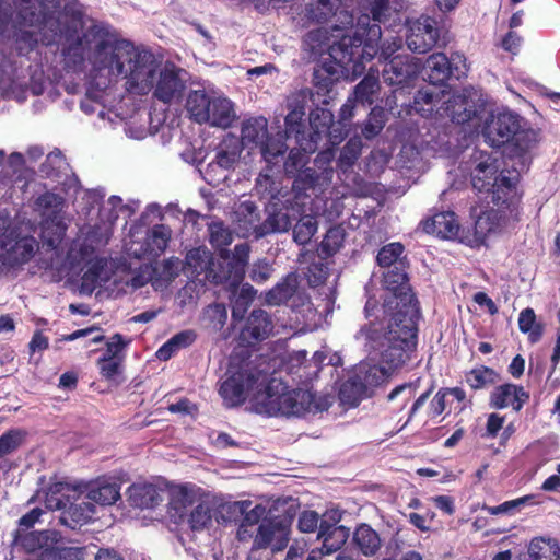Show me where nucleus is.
Returning <instances> with one entry per match:
<instances>
[{
  "label": "nucleus",
  "mask_w": 560,
  "mask_h": 560,
  "mask_svg": "<svg viewBox=\"0 0 560 560\" xmlns=\"http://www.w3.org/2000/svg\"><path fill=\"white\" fill-rule=\"evenodd\" d=\"M48 15L58 23V34L49 45L65 39L62 52L68 63L90 66V85L105 91L125 80L128 93L145 96L154 88L161 62L154 54L120 38L108 25L93 24L78 34L83 27V13L77 0H58Z\"/></svg>",
  "instance_id": "1"
},
{
  "label": "nucleus",
  "mask_w": 560,
  "mask_h": 560,
  "mask_svg": "<svg viewBox=\"0 0 560 560\" xmlns=\"http://www.w3.org/2000/svg\"><path fill=\"white\" fill-rule=\"evenodd\" d=\"M387 291L384 307L393 312L386 326L370 323L355 335L372 347L385 346L383 355L392 365L404 363L417 346L418 302L411 292L406 272L394 267L384 275Z\"/></svg>",
  "instance_id": "2"
},
{
  "label": "nucleus",
  "mask_w": 560,
  "mask_h": 560,
  "mask_svg": "<svg viewBox=\"0 0 560 560\" xmlns=\"http://www.w3.org/2000/svg\"><path fill=\"white\" fill-rule=\"evenodd\" d=\"M58 0H0V43L13 40L18 48L32 50L55 40L58 23L48 15Z\"/></svg>",
  "instance_id": "3"
},
{
  "label": "nucleus",
  "mask_w": 560,
  "mask_h": 560,
  "mask_svg": "<svg viewBox=\"0 0 560 560\" xmlns=\"http://www.w3.org/2000/svg\"><path fill=\"white\" fill-rule=\"evenodd\" d=\"M388 0H373L369 13L358 18L357 24L349 34L342 35L338 44L329 45L330 55L338 59L339 63L360 74L364 67L362 60H372L377 54V45L382 36L380 23L385 22L389 15Z\"/></svg>",
  "instance_id": "4"
},
{
  "label": "nucleus",
  "mask_w": 560,
  "mask_h": 560,
  "mask_svg": "<svg viewBox=\"0 0 560 560\" xmlns=\"http://www.w3.org/2000/svg\"><path fill=\"white\" fill-rule=\"evenodd\" d=\"M332 404L329 395H314L305 389H290L284 383L271 378L250 398V409L269 417H302L327 410Z\"/></svg>",
  "instance_id": "5"
},
{
  "label": "nucleus",
  "mask_w": 560,
  "mask_h": 560,
  "mask_svg": "<svg viewBox=\"0 0 560 560\" xmlns=\"http://www.w3.org/2000/svg\"><path fill=\"white\" fill-rule=\"evenodd\" d=\"M476 166L471 172V184L480 192H492V200L497 206H503L514 196V189L518 182L516 171H501L498 173V160L487 153H478L475 156Z\"/></svg>",
  "instance_id": "6"
},
{
  "label": "nucleus",
  "mask_w": 560,
  "mask_h": 560,
  "mask_svg": "<svg viewBox=\"0 0 560 560\" xmlns=\"http://www.w3.org/2000/svg\"><path fill=\"white\" fill-rule=\"evenodd\" d=\"M28 89L34 95L44 92L43 73L28 77L27 68L21 59H3L0 65V94L22 102Z\"/></svg>",
  "instance_id": "7"
},
{
  "label": "nucleus",
  "mask_w": 560,
  "mask_h": 560,
  "mask_svg": "<svg viewBox=\"0 0 560 560\" xmlns=\"http://www.w3.org/2000/svg\"><path fill=\"white\" fill-rule=\"evenodd\" d=\"M292 515H277L264 520L253 534L249 560L256 559L259 550L270 549L272 553L283 550L291 536Z\"/></svg>",
  "instance_id": "8"
},
{
  "label": "nucleus",
  "mask_w": 560,
  "mask_h": 560,
  "mask_svg": "<svg viewBox=\"0 0 560 560\" xmlns=\"http://www.w3.org/2000/svg\"><path fill=\"white\" fill-rule=\"evenodd\" d=\"M36 205L45 217L42 225L43 242L48 247L56 248L62 241L67 230L62 214L65 199L58 194L45 192L37 198Z\"/></svg>",
  "instance_id": "9"
},
{
  "label": "nucleus",
  "mask_w": 560,
  "mask_h": 560,
  "mask_svg": "<svg viewBox=\"0 0 560 560\" xmlns=\"http://www.w3.org/2000/svg\"><path fill=\"white\" fill-rule=\"evenodd\" d=\"M520 117L511 112H502L492 115L483 129V136L487 142L492 147H501L510 141H514L520 148V152L528 150V144H521L526 138V133L520 131Z\"/></svg>",
  "instance_id": "10"
},
{
  "label": "nucleus",
  "mask_w": 560,
  "mask_h": 560,
  "mask_svg": "<svg viewBox=\"0 0 560 560\" xmlns=\"http://www.w3.org/2000/svg\"><path fill=\"white\" fill-rule=\"evenodd\" d=\"M265 375L255 374L252 371L234 369L231 366L226 372V378L221 383L219 393L228 407H235L243 404L246 394L255 387L262 386Z\"/></svg>",
  "instance_id": "11"
},
{
  "label": "nucleus",
  "mask_w": 560,
  "mask_h": 560,
  "mask_svg": "<svg viewBox=\"0 0 560 560\" xmlns=\"http://www.w3.org/2000/svg\"><path fill=\"white\" fill-rule=\"evenodd\" d=\"M358 340L364 345L370 353L377 352L382 359V362L387 365L383 366L374 363L372 360H365L357 364L351 371L354 375V380H358L362 384V387H364V390L370 396L374 388L383 384L389 377L392 371L402 366L410 359V355L404 363L394 366L388 361H386L383 355V350L386 348L385 346L372 347L371 345L366 343L364 338Z\"/></svg>",
  "instance_id": "12"
},
{
  "label": "nucleus",
  "mask_w": 560,
  "mask_h": 560,
  "mask_svg": "<svg viewBox=\"0 0 560 560\" xmlns=\"http://www.w3.org/2000/svg\"><path fill=\"white\" fill-rule=\"evenodd\" d=\"M185 90L186 71L172 62L161 65L151 91L153 97L164 104H172L182 100Z\"/></svg>",
  "instance_id": "13"
},
{
  "label": "nucleus",
  "mask_w": 560,
  "mask_h": 560,
  "mask_svg": "<svg viewBox=\"0 0 560 560\" xmlns=\"http://www.w3.org/2000/svg\"><path fill=\"white\" fill-rule=\"evenodd\" d=\"M341 517L342 512L339 509H329L322 515V526L317 533L322 546L315 549L319 555L327 556L339 551L347 542L350 529L339 525Z\"/></svg>",
  "instance_id": "14"
},
{
  "label": "nucleus",
  "mask_w": 560,
  "mask_h": 560,
  "mask_svg": "<svg viewBox=\"0 0 560 560\" xmlns=\"http://www.w3.org/2000/svg\"><path fill=\"white\" fill-rule=\"evenodd\" d=\"M61 538L55 529L26 534L21 544L31 555L24 560H61L66 551L59 547Z\"/></svg>",
  "instance_id": "15"
},
{
  "label": "nucleus",
  "mask_w": 560,
  "mask_h": 560,
  "mask_svg": "<svg viewBox=\"0 0 560 560\" xmlns=\"http://www.w3.org/2000/svg\"><path fill=\"white\" fill-rule=\"evenodd\" d=\"M439 39V28L435 19L421 15L408 22L407 46L410 50L424 54L434 47Z\"/></svg>",
  "instance_id": "16"
},
{
  "label": "nucleus",
  "mask_w": 560,
  "mask_h": 560,
  "mask_svg": "<svg viewBox=\"0 0 560 560\" xmlns=\"http://www.w3.org/2000/svg\"><path fill=\"white\" fill-rule=\"evenodd\" d=\"M421 67L420 58L411 55H398L384 66L383 79L389 85L405 86L418 77Z\"/></svg>",
  "instance_id": "17"
},
{
  "label": "nucleus",
  "mask_w": 560,
  "mask_h": 560,
  "mask_svg": "<svg viewBox=\"0 0 560 560\" xmlns=\"http://www.w3.org/2000/svg\"><path fill=\"white\" fill-rule=\"evenodd\" d=\"M241 142L235 137L225 138L219 145L215 158L210 162L203 173L205 179L212 184L217 178V171H228L235 166L241 155Z\"/></svg>",
  "instance_id": "18"
},
{
  "label": "nucleus",
  "mask_w": 560,
  "mask_h": 560,
  "mask_svg": "<svg viewBox=\"0 0 560 560\" xmlns=\"http://www.w3.org/2000/svg\"><path fill=\"white\" fill-rule=\"evenodd\" d=\"M504 209H488L482 211L475 222V236L483 242L489 235L500 233L513 214L512 199L504 203Z\"/></svg>",
  "instance_id": "19"
},
{
  "label": "nucleus",
  "mask_w": 560,
  "mask_h": 560,
  "mask_svg": "<svg viewBox=\"0 0 560 560\" xmlns=\"http://www.w3.org/2000/svg\"><path fill=\"white\" fill-rule=\"evenodd\" d=\"M201 500L200 489L194 485H177L170 489V514L176 522L185 521L188 512Z\"/></svg>",
  "instance_id": "20"
},
{
  "label": "nucleus",
  "mask_w": 560,
  "mask_h": 560,
  "mask_svg": "<svg viewBox=\"0 0 560 560\" xmlns=\"http://www.w3.org/2000/svg\"><path fill=\"white\" fill-rule=\"evenodd\" d=\"M249 252V245L241 243L235 245L231 255L228 252L221 254V257L226 260V270L222 277L226 285H240L243 282Z\"/></svg>",
  "instance_id": "21"
},
{
  "label": "nucleus",
  "mask_w": 560,
  "mask_h": 560,
  "mask_svg": "<svg viewBox=\"0 0 560 560\" xmlns=\"http://www.w3.org/2000/svg\"><path fill=\"white\" fill-rule=\"evenodd\" d=\"M171 229L164 224L154 225L144 238V245L140 248L135 247L136 243H132L129 250L137 258H143L145 256L158 257L160 256L171 240Z\"/></svg>",
  "instance_id": "22"
},
{
  "label": "nucleus",
  "mask_w": 560,
  "mask_h": 560,
  "mask_svg": "<svg viewBox=\"0 0 560 560\" xmlns=\"http://www.w3.org/2000/svg\"><path fill=\"white\" fill-rule=\"evenodd\" d=\"M84 493V499L100 505H112L120 499V485L110 478H101L80 490L79 495Z\"/></svg>",
  "instance_id": "23"
},
{
  "label": "nucleus",
  "mask_w": 560,
  "mask_h": 560,
  "mask_svg": "<svg viewBox=\"0 0 560 560\" xmlns=\"http://www.w3.org/2000/svg\"><path fill=\"white\" fill-rule=\"evenodd\" d=\"M273 325L270 316L264 310H254L245 327L241 331L242 341L252 345L266 339L272 331Z\"/></svg>",
  "instance_id": "24"
},
{
  "label": "nucleus",
  "mask_w": 560,
  "mask_h": 560,
  "mask_svg": "<svg viewBox=\"0 0 560 560\" xmlns=\"http://www.w3.org/2000/svg\"><path fill=\"white\" fill-rule=\"evenodd\" d=\"M528 398L529 395L523 387L514 384H504L495 387L491 393L490 405L497 409L512 406L515 411H520Z\"/></svg>",
  "instance_id": "25"
},
{
  "label": "nucleus",
  "mask_w": 560,
  "mask_h": 560,
  "mask_svg": "<svg viewBox=\"0 0 560 560\" xmlns=\"http://www.w3.org/2000/svg\"><path fill=\"white\" fill-rule=\"evenodd\" d=\"M423 231L445 240H453L458 235L459 223L453 211L438 212L422 222Z\"/></svg>",
  "instance_id": "26"
},
{
  "label": "nucleus",
  "mask_w": 560,
  "mask_h": 560,
  "mask_svg": "<svg viewBox=\"0 0 560 560\" xmlns=\"http://www.w3.org/2000/svg\"><path fill=\"white\" fill-rule=\"evenodd\" d=\"M38 249V243L33 236H25L15 241L5 253L0 252L2 265L14 267L27 262Z\"/></svg>",
  "instance_id": "27"
},
{
  "label": "nucleus",
  "mask_w": 560,
  "mask_h": 560,
  "mask_svg": "<svg viewBox=\"0 0 560 560\" xmlns=\"http://www.w3.org/2000/svg\"><path fill=\"white\" fill-rule=\"evenodd\" d=\"M81 257L88 265V269L82 278L85 284L101 285L112 279L113 261L108 260L106 257L93 256L91 253H88L85 258L81 254Z\"/></svg>",
  "instance_id": "28"
},
{
  "label": "nucleus",
  "mask_w": 560,
  "mask_h": 560,
  "mask_svg": "<svg viewBox=\"0 0 560 560\" xmlns=\"http://www.w3.org/2000/svg\"><path fill=\"white\" fill-rule=\"evenodd\" d=\"M95 512L94 504L83 498L80 502L70 503L66 508L60 516V523L71 529H75L90 522Z\"/></svg>",
  "instance_id": "29"
},
{
  "label": "nucleus",
  "mask_w": 560,
  "mask_h": 560,
  "mask_svg": "<svg viewBox=\"0 0 560 560\" xmlns=\"http://www.w3.org/2000/svg\"><path fill=\"white\" fill-rule=\"evenodd\" d=\"M353 544L364 557H374L382 548L378 533L365 523L360 524L353 532Z\"/></svg>",
  "instance_id": "30"
},
{
  "label": "nucleus",
  "mask_w": 560,
  "mask_h": 560,
  "mask_svg": "<svg viewBox=\"0 0 560 560\" xmlns=\"http://www.w3.org/2000/svg\"><path fill=\"white\" fill-rule=\"evenodd\" d=\"M250 503L245 505V512L242 513L243 520L237 529V539L242 542H248L253 538L255 528L267 517V510L262 504H256L249 509Z\"/></svg>",
  "instance_id": "31"
},
{
  "label": "nucleus",
  "mask_w": 560,
  "mask_h": 560,
  "mask_svg": "<svg viewBox=\"0 0 560 560\" xmlns=\"http://www.w3.org/2000/svg\"><path fill=\"white\" fill-rule=\"evenodd\" d=\"M226 289L230 292L232 317L243 319L256 295V290L249 283L243 282L240 285H226Z\"/></svg>",
  "instance_id": "32"
},
{
  "label": "nucleus",
  "mask_w": 560,
  "mask_h": 560,
  "mask_svg": "<svg viewBox=\"0 0 560 560\" xmlns=\"http://www.w3.org/2000/svg\"><path fill=\"white\" fill-rule=\"evenodd\" d=\"M421 70L432 85L443 84L451 77L448 58L443 52L430 55Z\"/></svg>",
  "instance_id": "33"
},
{
  "label": "nucleus",
  "mask_w": 560,
  "mask_h": 560,
  "mask_svg": "<svg viewBox=\"0 0 560 560\" xmlns=\"http://www.w3.org/2000/svg\"><path fill=\"white\" fill-rule=\"evenodd\" d=\"M209 116L207 124L221 128L230 127L235 118L231 101L221 96L210 97Z\"/></svg>",
  "instance_id": "34"
},
{
  "label": "nucleus",
  "mask_w": 560,
  "mask_h": 560,
  "mask_svg": "<svg viewBox=\"0 0 560 560\" xmlns=\"http://www.w3.org/2000/svg\"><path fill=\"white\" fill-rule=\"evenodd\" d=\"M296 141L299 143V149H292L284 162L285 173L293 176L304 170L303 167L308 161V154L313 153L317 149V144H315V140L313 139H299Z\"/></svg>",
  "instance_id": "35"
},
{
  "label": "nucleus",
  "mask_w": 560,
  "mask_h": 560,
  "mask_svg": "<svg viewBox=\"0 0 560 560\" xmlns=\"http://www.w3.org/2000/svg\"><path fill=\"white\" fill-rule=\"evenodd\" d=\"M241 136L244 145L254 144L260 148L269 137L267 119L259 116L245 120L242 126Z\"/></svg>",
  "instance_id": "36"
},
{
  "label": "nucleus",
  "mask_w": 560,
  "mask_h": 560,
  "mask_svg": "<svg viewBox=\"0 0 560 560\" xmlns=\"http://www.w3.org/2000/svg\"><path fill=\"white\" fill-rule=\"evenodd\" d=\"M27 433L22 429H12L0 435V469L11 468L7 457L16 452L26 441Z\"/></svg>",
  "instance_id": "37"
},
{
  "label": "nucleus",
  "mask_w": 560,
  "mask_h": 560,
  "mask_svg": "<svg viewBox=\"0 0 560 560\" xmlns=\"http://www.w3.org/2000/svg\"><path fill=\"white\" fill-rule=\"evenodd\" d=\"M443 101L446 103V113L456 124H465L469 121L476 114L474 106L470 104L468 98L464 94H455L453 96H446Z\"/></svg>",
  "instance_id": "38"
},
{
  "label": "nucleus",
  "mask_w": 560,
  "mask_h": 560,
  "mask_svg": "<svg viewBox=\"0 0 560 560\" xmlns=\"http://www.w3.org/2000/svg\"><path fill=\"white\" fill-rule=\"evenodd\" d=\"M128 495L131 504L141 509H152L162 502L160 491L153 485H132Z\"/></svg>",
  "instance_id": "39"
},
{
  "label": "nucleus",
  "mask_w": 560,
  "mask_h": 560,
  "mask_svg": "<svg viewBox=\"0 0 560 560\" xmlns=\"http://www.w3.org/2000/svg\"><path fill=\"white\" fill-rule=\"evenodd\" d=\"M298 285V276L295 273H289L281 282L266 293V303L269 305H280L285 303L294 295Z\"/></svg>",
  "instance_id": "40"
},
{
  "label": "nucleus",
  "mask_w": 560,
  "mask_h": 560,
  "mask_svg": "<svg viewBox=\"0 0 560 560\" xmlns=\"http://www.w3.org/2000/svg\"><path fill=\"white\" fill-rule=\"evenodd\" d=\"M113 235L112 223L95 225L86 235L81 247V254L85 257L88 253L94 254L98 248L108 244Z\"/></svg>",
  "instance_id": "41"
},
{
  "label": "nucleus",
  "mask_w": 560,
  "mask_h": 560,
  "mask_svg": "<svg viewBox=\"0 0 560 560\" xmlns=\"http://www.w3.org/2000/svg\"><path fill=\"white\" fill-rule=\"evenodd\" d=\"M210 96L201 90L192 91L187 97L186 108L190 117L198 124H207L209 120Z\"/></svg>",
  "instance_id": "42"
},
{
  "label": "nucleus",
  "mask_w": 560,
  "mask_h": 560,
  "mask_svg": "<svg viewBox=\"0 0 560 560\" xmlns=\"http://www.w3.org/2000/svg\"><path fill=\"white\" fill-rule=\"evenodd\" d=\"M446 96H448V92L438 85L421 89L415 96V109L422 114L432 112Z\"/></svg>",
  "instance_id": "43"
},
{
  "label": "nucleus",
  "mask_w": 560,
  "mask_h": 560,
  "mask_svg": "<svg viewBox=\"0 0 560 560\" xmlns=\"http://www.w3.org/2000/svg\"><path fill=\"white\" fill-rule=\"evenodd\" d=\"M366 397H369V395L364 390V387H362V384L358 380H354L353 373L350 372L347 380L339 388L340 402L348 407H355Z\"/></svg>",
  "instance_id": "44"
},
{
  "label": "nucleus",
  "mask_w": 560,
  "mask_h": 560,
  "mask_svg": "<svg viewBox=\"0 0 560 560\" xmlns=\"http://www.w3.org/2000/svg\"><path fill=\"white\" fill-rule=\"evenodd\" d=\"M75 493L77 489H72L69 485L56 483L49 488V491L46 494L45 506L51 511H65L67 505L70 503V500L74 499Z\"/></svg>",
  "instance_id": "45"
},
{
  "label": "nucleus",
  "mask_w": 560,
  "mask_h": 560,
  "mask_svg": "<svg viewBox=\"0 0 560 560\" xmlns=\"http://www.w3.org/2000/svg\"><path fill=\"white\" fill-rule=\"evenodd\" d=\"M559 551L560 546L552 538L535 537L528 546L529 560H553Z\"/></svg>",
  "instance_id": "46"
},
{
  "label": "nucleus",
  "mask_w": 560,
  "mask_h": 560,
  "mask_svg": "<svg viewBox=\"0 0 560 560\" xmlns=\"http://www.w3.org/2000/svg\"><path fill=\"white\" fill-rule=\"evenodd\" d=\"M156 268H153L151 265L144 264L141 265L136 272H128L125 278H115L114 282H124L126 285L131 287L132 289H139L147 284L148 282H152V285L156 287Z\"/></svg>",
  "instance_id": "47"
},
{
  "label": "nucleus",
  "mask_w": 560,
  "mask_h": 560,
  "mask_svg": "<svg viewBox=\"0 0 560 560\" xmlns=\"http://www.w3.org/2000/svg\"><path fill=\"white\" fill-rule=\"evenodd\" d=\"M518 328L523 334L528 335L532 343L538 342L544 334V324L537 322L536 314L533 308H524L518 315Z\"/></svg>",
  "instance_id": "48"
},
{
  "label": "nucleus",
  "mask_w": 560,
  "mask_h": 560,
  "mask_svg": "<svg viewBox=\"0 0 560 560\" xmlns=\"http://www.w3.org/2000/svg\"><path fill=\"white\" fill-rule=\"evenodd\" d=\"M334 115L327 108L317 107L310 114V125L313 129V133L310 135L308 139L315 140V144L320 138L322 133H326L329 128L332 127Z\"/></svg>",
  "instance_id": "49"
},
{
  "label": "nucleus",
  "mask_w": 560,
  "mask_h": 560,
  "mask_svg": "<svg viewBox=\"0 0 560 560\" xmlns=\"http://www.w3.org/2000/svg\"><path fill=\"white\" fill-rule=\"evenodd\" d=\"M380 91L378 79L369 73L363 80L355 86L353 92V98L363 105H371L374 102L375 96Z\"/></svg>",
  "instance_id": "50"
},
{
  "label": "nucleus",
  "mask_w": 560,
  "mask_h": 560,
  "mask_svg": "<svg viewBox=\"0 0 560 560\" xmlns=\"http://www.w3.org/2000/svg\"><path fill=\"white\" fill-rule=\"evenodd\" d=\"M259 149L268 164H277L288 147L284 142V136L278 133L276 137H268Z\"/></svg>",
  "instance_id": "51"
},
{
  "label": "nucleus",
  "mask_w": 560,
  "mask_h": 560,
  "mask_svg": "<svg viewBox=\"0 0 560 560\" xmlns=\"http://www.w3.org/2000/svg\"><path fill=\"white\" fill-rule=\"evenodd\" d=\"M211 517L210 503L201 499L190 509L185 520L192 530H201L208 526Z\"/></svg>",
  "instance_id": "52"
},
{
  "label": "nucleus",
  "mask_w": 560,
  "mask_h": 560,
  "mask_svg": "<svg viewBox=\"0 0 560 560\" xmlns=\"http://www.w3.org/2000/svg\"><path fill=\"white\" fill-rule=\"evenodd\" d=\"M325 175L323 173L319 175L314 168L306 167L295 176L293 182V189L301 194L302 191L313 189L315 190L317 187H322L327 185L329 182L324 180Z\"/></svg>",
  "instance_id": "53"
},
{
  "label": "nucleus",
  "mask_w": 560,
  "mask_h": 560,
  "mask_svg": "<svg viewBox=\"0 0 560 560\" xmlns=\"http://www.w3.org/2000/svg\"><path fill=\"white\" fill-rule=\"evenodd\" d=\"M339 5V0H316L306 7L307 18L312 21L322 23L327 21Z\"/></svg>",
  "instance_id": "54"
},
{
  "label": "nucleus",
  "mask_w": 560,
  "mask_h": 560,
  "mask_svg": "<svg viewBox=\"0 0 560 560\" xmlns=\"http://www.w3.org/2000/svg\"><path fill=\"white\" fill-rule=\"evenodd\" d=\"M362 141L359 137L349 139V141L341 149L337 165L346 172L354 165L359 156L361 155Z\"/></svg>",
  "instance_id": "55"
},
{
  "label": "nucleus",
  "mask_w": 560,
  "mask_h": 560,
  "mask_svg": "<svg viewBox=\"0 0 560 560\" xmlns=\"http://www.w3.org/2000/svg\"><path fill=\"white\" fill-rule=\"evenodd\" d=\"M68 170V163L59 150L50 152L40 166V172L47 177L59 178Z\"/></svg>",
  "instance_id": "56"
},
{
  "label": "nucleus",
  "mask_w": 560,
  "mask_h": 560,
  "mask_svg": "<svg viewBox=\"0 0 560 560\" xmlns=\"http://www.w3.org/2000/svg\"><path fill=\"white\" fill-rule=\"evenodd\" d=\"M386 122L385 110L382 107H374L362 128V135L366 139L376 137L384 128Z\"/></svg>",
  "instance_id": "57"
},
{
  "label": "nucleus",
  "mask_w": 560,
  "mask_h": 560,
  "mask_svg": "<svg viewBox=\"0 0 560 560\" xmlns=\"http://www.w3.org/2000/svg\"><path fill=\"white\" fill-rule=\"evenodd\" d=\"M317 232V221L312 215H304L293 229V238L300 244H307Z\"/></svg>",
  "instance_id": "58"
},
{
  "label": "nucleus",
  "mask_w": 560,
  "mask_h": 560,
  "mask_svg": "<svg viewBox=\"0 0 560 560\" xmlns=\"http://www.w3.org/2000/svg\"><path fill=\"white\" fill-rule=\"evenodd\" d=\"M497 380V373L487 366H480L472 369L466 374V382L472 389H480L490 384H493Z\"/></svg>",
  "instance_id": "59"
},
{
  "label": "nucleus",
  "mask_w": 560,
  "mask_h": 560,
  "mask_svg": "<svg viewBox=\"0 0 560 560\" xmlns=\"http://www.w3.org/2000/svg\"><path fill=\"white\" fill-rule=\"evenodd\" d=\"M235 214L240 222L244 223V229L246 231L254 229L256 230L258 226V222L260 220L259 212L257 207L252 201H243L237 207Z\"/></svg>",
  "instance_id": "60"
},
{
  "label": "nucleus",
  "mask_w": 560,
  "mask_h": 560,
  "mask_svg": "<svg viewBox=\"0 0 560 560\" xmlns=\"http://www.w3.org/2000/svg\"><path fill=\"white\" fill-rule=\"evenodd\" d=\"M209 240L214 247L221 249L222 254L226 252L224 248L232 243L233 236L222 222H212L209 225Z\"/></svg>",
  "instance_id": "61"
},
{
  "label": "nucleus",
  "mask_w": 560,
  "mask_h": 560,
  "mask_svg": "<svg viewBox=\"0 0 560 560\" xmlns=\"http://www.w3.org/2000/svg\"><path fill=\"white\" fill-rule=\"evenodd\" d=\"M343 230L341 228H331L327 231L319 250L325 257L336 254L343 243Z\"/></svg>",
  "instance_id": "62"
},
{
  "label": "nucleus",
  "mask_w": 560,
  "mask_h": 560,
  "mask_svg": "<svg viewBox=\"0 0 560 560\" xmlns=\"http://www.w3.org/2000/svg\"><path fill=\"white\" fill-rule=\"evenodd\" d=\"M202 317L207 320L209 326L214 330H219L224 326L228 319V312L223 304L214 303L203 310Z\"/></svg>",
  "instance_id": "63"
},
{
  "label": "nucleus",
  "mask_w": 560,
  "mask_h": 560,
  "mask_svg": "<svg viewBox=\"0 0 560 560\" xmlns=\"http://www.w3.org/2000/svg\"><path fill=\"white\" fill-rule=\"evenodd\" d=\"M247 501L224 502L218 506L215 518L218 522L229 523L235 521L238 515L245 512Z\"/></svg>",
  "instance_id": "64"
}]
</instances>
